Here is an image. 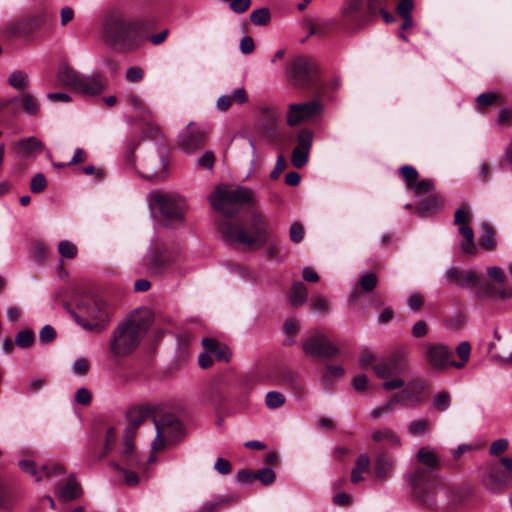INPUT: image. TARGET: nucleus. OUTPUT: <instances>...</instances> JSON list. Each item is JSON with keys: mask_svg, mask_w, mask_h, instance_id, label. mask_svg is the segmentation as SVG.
Masks as SVG:
<instances>
[{"mask_svg": "<svg viewBox=\"0 0 512 512\" xmlns=\"http://www.w3.org/2000/svg\"><path fill=\"white\" fill-rule=\"evenodd\" d=\"M417 462L426 468H417L409 476L408 482L416 501L425 507L436 504L437 479L433 472L440 466L436 454L427 446L421 447L417 452Z\"/></svg>", "mask_w": 512, "mask_h": 512, "instance_id": "f257e3e1", "label": "nucleus"}, {"mask_svg": "<svg viewBox=\"0 0 512 512\" xmlns=\"http://www.w3.org/2000/svg\"><path fill=\"white\" fill-rule=\"evenodd\" d=\"M152 319L148 311L134 313L113 331L110 351L115 356H126L132 353L148 331Z\"/></svg>", "mask_w": 512, "mask_h": 512, "instance_id": "f03ea898", "label": "nucleus"}, {"mask_svg": "<svg viewBox=\"0 0 512 512\" xmlns=\"http://www.w3.org/2000/svg\"><path fill=\"white\" fill-rule=\"evenodd\" d=\"M143 23L119 13L107 15L103 23V31L107 42L123 50H135L144 41Z\"/></svg>", "mask_w": 512, "mask_h": 512, "instance_id": "7ed1b4c3", "label": "nucleus"}, {"mask_svg": "<svg viewBox=\"0 0 512 512\" xmlns=\"http://www.w3.org/2000/svg\"><path fill=\"white\" fill-rule=\"evenodd\" d=\"M219 231L224 241L230 245L242 244L262 247L267 242L269 227L260 212L252 211L250 214V232L241 225L232 223L221 224Z\"/></svg>", "mask_w": 512, "mask_h": 512, "instance_id": "20e7f679", "label": "nucleus"}, {"mask_svg": "<svg viewBox=\"0 0 512 512\" xmlns=\"http://www.w3.org/2000/svg\"><path fill=\"white\" fill-rule=\"evenodd\" d=\"M212 207L226 217L236 215L242 206H254L256 196L252 189L245 186L235 188L219 186L209 197Z\"/></svg>", "mask_w": 512, "mask_h": 512, "instance_id": "39448f33", "label": "nucleus"}, {"mask_svg": "<svg viewBox=\"0 0 512 512\" xmlns=\"http://www.w3.org/2000/svg\"><path fill=\"white\" fill-rule=\"evenodd\" d=\"M444 276L447 283L456 285L459 288L477 289L479 295L484 297H497L501 300L512 299V287L496 289L490 283H484L478 274L472 269L458 270L455 267L446 269Z\"/></svg>", "mask_w": 512, "mask_h": 512, "instance_id": "423d86ee", "label": "nucleus"}, {"mask_svg": "<svg viewBox=\"0 0 512 512\" xmlns=\"http://www.w3.org/2000/svg\"><path fill=\"white\" fill-rule=\"evenodd\" d=\"M407 356L408 352L404 348H396L386 358L380 359L373 365L376 375L386 380L382 384L385 391H392L404 386L405 381L399 375L407 369Z\"/></svg>", "mask_w": 512, "mask_h": 512, "instance_id": "0eeeda50", "label": "nucleus"}, {"mask_svg": "<svg viewBox=\"0 0 512 512\" xmlns=\"http://www.w3.org/2000/svg\"><path fill=\"white\" fill-rule=\"evenodd\" d=\"M78 308L80 314H74L75 321L86 331L100 333L106 329L110 321V309L100 298L82 301Z\"/></svg>", "mask_w": 512, "mask_h": 512, "instance_id": "6e6552de", "label": "nucleus"}, {"mask_svg": "<svg viewBox=\"0 0 512 512\" xmlns=\"http://www.w3.org/2000/svg\"><path fill=\"white\" fill-rule=\"evenodd\" d=\"M169 149L166 145L153 144L137 166L139 175L150 181H161L167 177Z\"/></svg>", "mask_w": 512, "mask_h": 512, "instance_id": "1a4fd4ad", "label": "nucleus"}, {"mask_svg": "<svg viewBox=\"0 0 512 512\" xmlns=\"http://www.w3.org/2000/svg\"><path fill=\"white\" fill-rule=\"evenodd\" d=\"M150 204L161 213V220L166 226L181 224L187 209L185 199L176 194L152 191L148 195Z\"/></svg>", "mask_w": 512, "mask_h": 512, "instance_id": "9d476101", "label": "nucleus"}, {"mask_svg": "<svg viewBox=\"0 0 512 512\" xmlns=\"http://www.w3.org/2000/svg\"><path fill=\"white\" fill-rule=\"evenodd\" d=\"M286 79L295 88L309 89L316 85L317 68L312 59L294 56L286 67Z\"/></svg>", "mask_w": 512, "mask_h": 512, "instance_id": "9b49d317", "label": "nucleus"}, {"mask_svg": "<svg viewBox=\"0 0 512 512\" xmlns=\"http://www.w3.org/2000/svg\"><path fill=\"white\" fill-rule=\"evenodd\" d=\"M156 437L151 444L153 450L163 449L167 444L177 442L184 433V426L173 413H166L161 417L153 418Z\"/></svg>", "mask_w": 512, "mask_h": 512, "instance_id": "f8f14e48", "label": "nucleus"}, {"mask_svg": "<svg viewBox=\"0 0 512 512\" xmlns=\"http://www.w3.org/2000/svg\"><path fill=\"white\" fill-rule=\"evenodd\" d=\"M180 257L178 250H170L164 246H155L148 250L144 265L151 276L163 274L168 268L177 264Z\"/></svg>", "mask_w": 512, "mask_h": 512, "instance_id": "ddd939ff", "label": "nucleus"}, {"mask_svg": "<svg viewBox=\"0 0 512 512\" xmlns=\"http://www.w3.org/2000/svg\"><path fill=\"white\" fill-rule=\"evenodd\" d=\"M426 363L433 369L443 371L452 367L453 350L444 343L428 342L424 345Z\"/></svg>", "mask_w": 512, "mask_h": 512, "instance_id": "4468645a", "label": "nucleus"}, {"mask_svg": "<svg viewBox=\"0 0 512 512\" xmlns=\"http://www.w3.org/2000/svg\"><path fill=\"white\" fill-rule=\"evenodd\" d=\"M302 348L308 356L332 358L339 353V349L322 333H316L306 338Z\"/></svg>", "mask_w": 512, "mask_h": 512, "instance_id": "2eb2a0df", "label": "nucleus"}, {"mask_svg": "<svg viewBox=\"0 0 512 512\" xmlns=\"http://www.w3.org/2000/svg\"><path fill=\"white\" fill-rule=\"evenodd\" d=\"M471 218V212L467 208H460L455 211L454 224L458 225V232L464 238L460 245L463 253L467 255H475L477 253L474 231L466 225Z\"/></svg>", "mask_w": 512, "mask_h": 512, "instance_id": "dca6fc26", "label": "nucleus"}, {"mask_svg": "<svg viewBox=\"0 0 512 512\" xmlns=\"http://www.w3.org/2000/svg\"><path fill=\"white\" fill-rule=\"evenodd\" d=\"M322 104L318 100L305 103H291L286 116L287 124L291 127L301 122L313 119L322 111Z\"/></svg>", "mask_w": 512, "mask_h": 512, "instance_id": "f3484780", "label": "nucleus"}, {"mask_svg": "<svg viewBox=\"0 0 512 512\" xmlns=\"http://www.w3.org/2000/svg\"><path fill=\"white\" fill-rule=\"evenodd\" d=\"M205 140L206 132L194 122H190L186 129L180 133L178 144L183 152L190 154L203 146Z\"/></svg>", "mask_w": 512, "mask_h": 512, "instance_id": "a211bd4d", "label": "nucleus"}, {"mask_svg": "<svg viewBox=\"0 0 512 512\" xmlns=\"http://www.w3.org/2000/svg\"><path fill=\"white\" fill-rule=\"evenodd\" d=\"M341 15L352 28H360L368 20L363 0H345L341 9Z\"/></svg>", "mask_w": 512, "mask_h": 512, "instance_id": "6ab92c4d", "label": "nucleus"}, {"mask_svg": "<svg viewBox=\"0 0 512 512\" xmlns=\"http://www.w3.org/2000/svg\"><path fill=\"white\" fill-rule=\"evenodd\" d=\"M395 461L392 455L386 452H377L374 455L373 471L375 478L385 481L394 472Z\"/></svg>", "mask_w": 512, "mask_h": 512, "instance_id": "aec40b11", "label": "nucleus"}, {"mask_svg": "<svg viewBox=\"0 0 512 512\" xmlns=\"http://www.w3.org/2000/svg\"><path fill=\"white\" fill-rule=\"evenodd\" d=\"M428 385L426 381L417 378L410 381L406 388L400 391L408 407H413L422 402L423 395L426 392Z\"/></svg>", "mask_w": 512, "mask_h": 512, "instance_id": "412c9836", "label": "nucleus"}, {"mask_svg": "<svg viewBox=\"0 0 512 512\" xmlns=\"http://www.w3.org/2000/svg\"><path fill=\"white\" fill-rule=\"evenodd\" d=\"M105 87L106 80L101 75H83L76 91L86 96H94L102 93Z\"/></svg>", "mask_w": 512, "mask_h": 512, "instance_id": "4be33fe9", "label": "nucleus"}, {"mask_svg": "<svg viewBox=\"0 0 512 512\" xmlns=\"http://www.w3.org/2000/svg\"><path fill=\"white\" fill-rule=\"evenodd\" d=\"M510 480H512V475L506 470L502 471L497 465H490L487 467L484 483L488 489L498 490Z\"/></svg>", "mask_w": 512, "mask_h": 512, "instance_id": "5701e85b", "label": "nucleus"}, {"mask_svg": "<svg viewBox=\"0 0 512 512\" xmlns=\"http://www.w3.org/2000/svg\"><path fill=\"white\" fill-rule=\"evenodd\" d=\"M134 437L123 435L122 449L120 452L121 463L129 467H138L143 463L135 450Z\"/></svg>", "mask_w": 512, "mask_h": 512, "instance_id": "b1692460", "label": "nucleus"}, {"mask_svg": "<svg viewBox=\"0 0 512 512\" xmlns=\"http://www.w3.org/2000/svg\"><path fill=\"white\" fill-rule=\"evenodd\" d=\"M201 344L203 349L207 353H210L216 360L223 362L230 361L231 352L226 344L220 343L212 338H203Z\"/></svg>", "mask_w": 512, "mask_h": 512, "instance_id": "393cba45", "label": "nucleus"}, {"mask_svg": "<svg viewBox=\"0 0 512 512\" xmlns=\"http://www.w3.org/2000/svg\"><path fill=\"white\" fill-rule=\"evenodd\" d=\"M44 21V14L40 13L24 19L12 21L9 30L13 33H26L39 28Z\"/></svg>", "mask_w": 512, "mask_h": 512, "instance_id": "a878e982", "label": "nucleus"}, {"mask_svg": "<svg viewBox=\"0 0 512 512\" xmlns=\"http://www.w3.org/2000/svg\"><path fill=\"white\" fill-rule=\"evenodd\" d=\"M149 409L146 407H138L129 411V425L126 427L124 434L128 437H135L138 427L148 418Z\"/></svg>", "mask_w": 512, "mask_h": 512, "instance_id": "bb28decb", "label": "nucleus"}, {"mask_svg": "<svg viewBox=\"0 0 512 512\" xmlns=\"http://www.w3.org/2000/svg\"><path fill=\"white\" fill-rule=\"evenodd\" d=\"M15 149L21 157H30L34 154L41 153L44 149V144L36 137H28L19 140L15 144Z\"/></svg>", "mask_w": 512, "mask_h": 512, "instance_id": "cd10ccee", "label": "nucleus"}, {"mask_svg": "<svg viewBox=\"0 0 512 512\" xmlns=\"http://www.w3.org/2000/svg\"><path fill=\"white\" fill-rule=\"evenodd\" d=\"M397 405L408 407L400 392L393 395L388 401H386L381 406L374 408L371 411L370 415L373 419H377L383 415L391 414L396 411Z\"/></svg>", "mask_w": 512, "mask_h": 512, "instance_id": "c85d7f7f", "label": "nucleus"}, {"mask_svg": "<svg viewBox=\"0 0 512 512\" xmlns=\"http://www.w3.org/2000/svg\"><path fill=\"white\" fill-rule=\"evenodd\" d=\"M371 438L374 442H385L391 447H400L402 445L401 437L391 428L383 427L372 432Z\"/></svg>", "mask_w": 512, "mask_h": 512, "instance_id": "c756f323", "label": "nucleus"}, {"mask_svg": "<svg viewBox=\"0 0 512 512\" xmlns=\"http://www.w3.org/2000/svg\"><path fill=\"white\" fill-rule=\"evenodd\" d=\"M58 497L65 502L76 499L81 494L80 484L74 475H70L65 485L60 486L57 491Z\"/></svg>", "mask_w": 512, "mask_h": 512, "instance_id": "7c9ffc66", "label": "nucleus"}, {"mask_svg": "<svg viewBox=\"0 0 512 512\" xmlns=\"http://www.w3.org/2000/svg\"><path fill=\"white\" fill-rule=\"evenodd\" d=\"M82 74L74 70L73 68L63 65L59 68L58 71V80L66 87H69L76 91L80 80L82 78Z\"/></svg>", "mask_w": 512, "mask_h": 512, "instance_id": "2f4dec72", "label": "nucleus"}, {"mask_svg": "<svg viewBox=\"0 0 512 512\" xmlns=\"http://www.w3.org/2000/svg\"><path fill=\"white\" fill-rule=\"evenodd\" d=\"M370 472V459L367 454H361L355 460V465L351 471V482L353 484H358L362 482L364 478V474Z\"/></svg>", "mask_w": 512, "mask_h": 512, "instance_id": "473e14b6", "label": "nucleus"}, {"mask_svg": "<svg viewBox=\"0 0 512 512\" xmlns=\"http://www.w3.org/2000/svg\"><path fill=\"white\" fill-rule=\"evenodd\" d=\"M237 497L231 495H217L213 499L203 503L197 512H214L216 509L235 502Z\"/></svg>", "mask_w": 512, "mask_h": 512, "instance_id": "72a5a7b5", "label": "nucleus"}, {"mask_svg": "<svg viewBox=\"0 0 512 512\" xmlns=\"http://www.w3.org/2000/svg\"><path fill=\"white\" fill-rule=\"evenodd\" d=\"M480 245L483 249L491 251L496 247L495 231L489 223H482L480 225Z\"/></svg>", "mask_w": 512, "mask_h": 512, "instance_id": "f704fd0d", "label": "nucleus"}, {"mask_svg": "<svg viewBox=\"0 0 512 512\" xmlns=\"http://www.w3.org/2000/svg\"><path fill=\"white\" fill-rule=\"evenodd\" d=\"M7 82L11 87L15 88L18 91H25L30 86L29 76L23 70L13 71L9 75Z\"/></svg>", "mask_w": 512, "mask_h": 512, "instance_id": "c9c22d12", "label": "nucleus"}, {"mask_svg": "<svg viewBox=\"0 0 512 512\" xmlns=\"http://www.w3.org/2000/svg\"><path fill=\"white\" fill-rule=\"evenodd\" d=\"M308 291L302 282H294L290 291V301L294 307H298L306 303Z\"/></svg>", "mask_w": 512, "mask_h": 512, "instance_id": "e433bc0d", "label": "nucleus"}, {"mask_svg": "<svg viewBox=\"0 0 512 512\" xmlns=\"http://www.w3.org/2000/svg\"><path fill=\"white\" fill-rule=\"evenodd\" d=\"M455 352L459 357V361L453 360L452 367L461 369L465 367L467 362L470 359L471 355V345L468 341H462L460 342L457 347L455 348Z\"/></svg>", "mask_w": 512, "mask_h": 512, "instance_id": "4c0bfd02", "label": "nucleus"}, {"mask_svg": "<svg viewBox=\"0 0 512 512\" xmlns=\"http://www.w3.org/2000/svg\"><path fill=\"white\" fill-rule=\"evenodd\" d=\"M19 101L21 104V109L25 114L30 116L38 115L40 106L37 99L33 95L29 93L22 94L19 98Z\"/></svg>", "mask_w": 512, "mask_h": 512, "instance_id": "58836bf2", "label": "nucleus"}, {"mask_svg": "<svg viewBox=\"0 0 512 512\" xmlns=\"http://www.w3.org/2000/svg\"><path fill=\"white\" fill-rule=\"evenodd\" d=\"M431 424L428 420L418 419L408 424L407 432L412 436H423L429 433Z\"/></svg>", "mask_w": 512, "mask_h": 512, "instance_id": "ea45409f", "label": "nucleus"}, {"mask_svg": "<svg viewBox=\"0 0 512 512\" xmlns=\"http://www.w3.org/2000/svg\"><path fill=\"white\" fill-rule=\"evenodd\" d=\"M18 465L23 472L33 477L36 482H40L42 480L41 467H37L34 461L29 459L20 460Z\"/></svg>", "mask_w": 512, "mask_h": 512, "instance_id": "a19ab883", "label": "nucleus"}, {"mask_svg": "<svg viewBox=\"0 0 512 512\" xmlns=\"http://www.w3.org/2000/svg\"><path fill=\"white\" fill-rule=\"evenodd\" d=\"M15 499L13 489L0 482V509L11 508Z\"/></svg>", "mask_w": 512, "mask_h": 512, "instance_id": "79ce46f5", "label": "nucleus"}, {"mask_svg": "<svg viewBox=\"0 0 512 512\" xmlns=\"http://www.w3.org/2000/svg\"><path fill=\"white\" fill-rule=\"evenodd\" d=\"M440 207V201L435 197H431L418 205L417 213L421 216H426L435 213L440 209Z\"/></svg>", "mask_w": 512, "mask_h": 512, "instance_id": "37998d69", "label": "nucleus"}, {"mask_svg": "<svg viewBox=\"0 0 512 512\" xmlns=\"http://www.w3.org/2000/svg\"><path fill=\"white\" fill-rule=\"evenodd\" d=\"M433 408L437 411L444 412L451 405V396L447 391L437 392L432 401Z\"/></svg>", "mask_w": 512, "mask_h": 512, "instance_id": "c03bdc74", "label": "nucleus"}, {"mask_svg": "<svg viewBox=\"0 0 512 512\" xmlns=\"http://www.w3.org/2000/svg\"><path fill=\"white\" fill-rule=\"evenodd\" d=\"M35 341V335L31 329L19 331L15 337V344L20 348H29Z\"/></svg>", "mask_w": 512, "mask_h": 512, "instance_id": "a18cd8bd", "label": "nucleus"}, {"mask_svg": "<svg viewBox=\"0 0 512 512\" xmlns=\"http://www.w3.org/2000/svg\"><path fill=\"white\" fill-rule=\"evenodd\" d=\"M313 132L309 129H302L297 134L296 148L310 152L313 142Z\"/></svg>", "mask_w": 512, "mask_h": 512, "instance_id": "49530a36", "label": "nucleus"}, {"mask_svg": "<svg viewBox=\"0 0 512 512\" xmlns=\"http://www.w3.org/2000/svg\"><path fill=\"white\" fill-rule=\"evenodd\" d=\"M250 20L252 24L256 26H263L270 22L271 20V13L268 8H260L257 10H254L250 14Z\"/></svg>", "mask_w": 512, "mask_h": 512, "instance_id": "de8ad7c7", "label": "nucleus"}, {"mask_svg": "<svg viewBox=\"0 0 512 512\" xmlns=\"http://www.w3.org/2000/svg\"><path fill=\"white\" fill-rule=\"evenodd\" d=\"M285 396L278 391H270L265 396V405L269 409H277L285 404Z\"/></svg>", "mask_w": 512, "mask_h": 512, "instance_id": "09e8293b", "label": "nucleus"}, {"mask_svg": "<svg viewBox=\"0 0 512 512\" xmlns=\"http://www.w3.org/2000/svg\"><path fill=\"white\" fill-rule=\"evenodd\" d=\"M58 251L63 259H73L77 255V247L69 240H63L58 245Z\"/></svg>", "mask_w": 512, "mask_h": 512, "instance_id": "8fccbe9b", "label": "nucleus"}, {"mask_svg": "<svg viewBox=\"0 0 512 512\" xmlns=\"http://www.w3.org/2000/svg\"><path fill=\"white\" fill-rule=\"evenodd\" d=\"M309 152L294 148L291 154L292 165L296 168H302L308 163Z\"/></svg>", "mask_w": 512, "mask_h": 512, "instance_id": "3c124183", "label": "nucleus"}, {"mask_svg": "<svg viewBox=\"0 0 512 512\" xmlns=\"http://www.w3.org/2000/svg\"><path fill=\"white\" fill-rule=\"evenodd\" d=\"M487 274L494 279L497 283H499L501 286L497 287L496 285L492 284L496 289H500L503 287H509L506 285L507 279L505 276V273L503 269H501L498 266H492L487 268Z\"/></svg>", "mask_w": 512, "mask_h": 512, "instance_id": "603ef678", "label": "nucleus"}, {"mask_svg": "<svg viewBox=\"0 0 512 512\" xmlns=\"http://www.w3.org/2000/svg\"><path fill=\"white\" fill-rule=\"evenodd\" d=\"M111 466L121 472L124 476L125 483L129 486H135L139 482V477L136 472L124 469L120 467V464L118 462H112Z\"/></svg>", "mask_w": 512, "mask_h": 512, "instance_id": "864d4df0", "label": "nucleus"}, {"mask_svg": "<svg viewBox=\"0 0 512 512\" xmlns=\"http://www.w3.org/2000/svg\"><path fill=\"white\" fill-rule=\"evenodd\" d=\"M276 479V474L272 468H262L256 471V480H259L263 485H271Z\"/></svg>", "mask_w": 512, "mask_h": 512, "instance_id": "5fc2aeb1", "label": "nucleus"}, {"mask_svg": "<svg viewBox=\"0 0 512 512\" xmlns=\"http://www.w3.org/2000/svg\"><path fill=\"white\" fill-rule=\"evenodd\" d=\"M116 442V431L113 427H109L106 430L105 443L101 453V457H105L112 450Z\"/></svg>", "mask_w": 512, "mask_h": 512, "instance_id": "6e6d98bb", "label": "nucleus"}, {"mask_svg": "<svg viewBox=\"0 0 512 512\" xmlns=\"http://www.w3.org/2000/svg\"><path fill=\"white\" fill-rule=\"evenodd\" d=\"M42 477L52 478L57 475H63L65 473V468L59 464L54 463L52 465H43L41 466Z\"/></svg>", "mask_w": 512, "mask_h": 512, "instance_id": "4d7b16f0", "label": "nucleus"}, {"mask_svg": "<svg viewBox=\"0 0 512 512\" xmlns=\"http://www.w3.org/2000/svg\"><path fill=\"white\" fill-rule=\"evenodd\" d=\"M47 187V181L42 173H37L30 182V190L33 193H41L43 192Z\"/></svg>", "mask_w": 512, "mask_h": 512, "instance_id": "13d9d810", "label": "nucleus"}, {"mask_svg": "<svg viewBox=\"0 0 512 512\" xmlns=\"http://www.w3.org/2000/svg\"><path fill=\"white\" fill-rule=\"evenodd\" d=\"M434 188V183L431 179H424L417 182H414L410 189H412L416 194H425L427 192L432 191Z\"/></svg>", "mask_w": 512, "mask_h": 512, "instance_id": "bf43d9fd", "label": "nucleus"}, {"mask_svg": "<svg viewBox=\"0 0 512 512\" xmlns=\"http://www.w3.org/2000/svg\"><path fill=\"white\" fill-rule=\"evenodd\" d=\"M499 97L493 92L482 93L476 98V103L479 108L483 109L497 102Z\"/></svg>", "mask_w": 512, "mask_h": 512, "instance_id": "052dcab7", "label": "nucleus"}, {"mask_svg": "<svg viewBox=\"0 0 512 512\" xmlns=\"http://www.w3.org/2000/svg\"><path fill=\"white\" fill-rule=\"evenodd\" d=\"M401 174L406 182V185L410 188L414 182H416L418 178L417 170L410 165H405L401 167Z\"/></svg>", "mask_w": 512, "mask_h": 512, "instance_id": "680f3d73", "label": "nucleus"}, {"mask_svg": "<svg viewBox=\"0 0 512 512\" xmlns=\"http://www.w3.org/2000/svg\"><path fill=\"white\" fill-rule=\"evenodd\" d=\"M144 72L141 67L132 66L126 70L125 78L130 83H138L143 79Z\"/></svg>", "mask_w": 512, "mask_h": 512, "instance_id": "e2e57ef3", "label": "nucleus"}, {"mask_svg": "<svg viewBox=\"0 0 512 512\" xmlns=\"http://www.w3.org/2000/svg\"><path fill=\"white\" fill-rule=\"evenodd\" d=\"M56 330L51 325H45L39 333V341L42 344H48L55 340Z\"/></svg>", "mask_w": 512, "mask_h": 512, "instance_id": "0e129e2a", "label": "nucleus"}, {"mask_svg": "<svg viewBox=\"0 0 512 512\" xmlns=\"http://www.w3.org/2000/svg\"><path fill=\"white\" fill-rule=\"evenodd\" d=\"M345 371L343 367L339 365H327L326 366V374L324 375V380L326 382L331 381L334 378H340L344 375Z\"/></svg>", "mask_w": 512, "mask_h": 512, "instance_id": "69168bd1", "label": "nucleus"}, {"mask_svg": "<svg viewBox=\"0 0 512 512\" xmlns=\"http://www.w3.org/2000/svg\"><path fill=\"white\" fill-rule=\"evenodd\" d=\"M89 370V364L84 358H77L72 364V372L75 375L83 376L86 375Z\"/></svg>", "mask_w": 512, "mask_h": 512, "instance_id": "338daca9", "label": "nucleus"}, {"mask_svg": "<svg viewBox=\"0 0 512 512\" xmlns=\"http://www.w3.org/2000/svg\"><path fill=\"white\" fill-rule=\"evenodd\" d=\"M360 285L365 291L373 290L377 285V277L373 273H367L360 279Z\"/></svg>", "mask_w": 512, "mask_h": 512, "instance_id": "774afa93", "label": "nucleus"}]
</instances>
